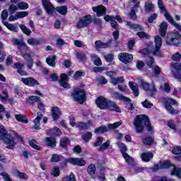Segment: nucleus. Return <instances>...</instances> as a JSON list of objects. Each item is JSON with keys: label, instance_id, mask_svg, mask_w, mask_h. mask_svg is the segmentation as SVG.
I'll list each match as a JSON object with an SVG mask.
<instances>
[{"label": "nucleus", "instance_id": "cd10ccee", "mask_svg": "<svg viewBox=\"0 0 181 181\" xmlns=\"http://www.w3.org/2000/svg\"><path fill=\"white\" fill-rule=\"evenodd\" d=\"M166 30H168V23L167 22H163L160 25V35L163 37H165L166 35Z\"/></svg>", "mask_w": 181, "mask_h": 181}, {"label": "nucleus", "instance_id": "1a4fd4ad", "mask_svg": "<svg viewBox=\"0 0 181 181\" xmlns=\"http://www.w3.org/2000/svg\"><path fill=\"white\" fill-rule=\"evenodd\" d=\"M180 42H181L180 34L175 33L171 34L170 38H169V37H168L167 40H166V45H169L170 46L174 45L175 46H177V45H180Z\"/></svg>", "mask_w": 181, "mask_h": 181}, {"label": "nucleus", "instance_id": "ddd939ff", "mask_svg": "<svg viewBox=\"0 0 181 181\" xmlns=\"http://www.w3.org/2000/svg\"><path fill=\"white\" fill-rule=\"evenodd\" d=\"M103 142H104V138L99 136L97 138L96 142L94 144V146H100V145H101L99 148V151H105V149H107L110 146L111 143L110 140H107L106 142L103 144Z\"/></svg>", "mask_w": 181, "mask_h": 181}, {"label": "nucleus", "instance_id": "423d86ee", "mask_svg": "<svg viewBox=\"0 0 181 181\" xmlns=\"http://www.w3.org/2000/svg\"><path fill=\"white\" fill-rule=\"evenodd\" d=\"M72 97L75 101H77L79 104H83L86 101V92L83 89L75 88Z\"/></svg>", "mask_w": 181, "mask_h": 181}, {"label": "nucleus", "instance_id": "4be33fe9", "mask_svg": "<svg viewBox=\"0 0 181 181\" xmlns=\"http://www.w3.org/2000/svg\"><path fill=\"white\" fill-rule=\"evenodd\" d=\"M93 12H96L97 16H103V15H105V12H107V8L104 6H98L92 8Z\"/></svg>", "mask_w": 181, "mask_h": 181}, {"label": "nucleus", "instance_id": "e433bc0d", "mask_svg": "<svg viewBox=\"0 0 181 181\" xmlns=\"http://www.w3.org/2000/svg\"><path fill=\"white\" fill-rule=\"evenodd\" d=\"M46 62L49 66H51V67H54L56 66V57L55 55H53L52 57H47L46 59Z\"/></svg>", "mask_w": 181, "mask_h": 181}, {"label": "nucleus", "instance_id": "f704fd0d", "mask_svg": "<svg viewBox=\"0 0 181 181\" xmlns=\"http://www.w3.org/2000/svg\"><path fill=\"white\" fill-rule=\"evenodd\" d=\"M48 135H56L57 136H60L62 135V131L57 127L51 129L47 132Z\"/></svg>", "mask_w": 181, "mask_h": 181}, {"label": "nucleus", "instance_id": "f257e3e1", "mask_svg": "<svg viewBox=\"0 0 181 181\" xmlns=\"http://www.w3.org/2000/svg\"><path fill=\"white\" fill-rule=\"evenodd\" d=\"M134 125L138 134H141L144 131V127H146L150 134H153V129L151 126V122L148 116L145 115H137L134 119Z\"/></svg>", "mask_w": 181, "mask_h": 181}, {"label": "nucleus", "instance_id": "c756f323", "mask_svg": "<svg viewBox=\"0 0 181 181\" xmlns=\"http://www.w3.org/2000/svg\"><path fill=\"white\" fill-rule=\"evenodd\" d=\"M90 127H93V122L90 120L88 121L87 123L79 122L77 125V127L79 128V129H88Z\"/></svg>", "mask_w": 181, "mask_h": 181}, {"label": "nucleus", "instance_id": "bf43d9fd", "mask_svg": "<svg viewBox=\"0 0 181 181\" xmlns=\"http://www.w3.org/2000/svg\"><path fill=\"white\" fill-rule=\"evenodd\" d=\"M95 165L94 164H90L88 167V173H89V175H95Z\"/></svg>", "mask_w": 181, "mask_h": 181}, {"label": "nucleus", "instance_id": "f3484780", "mask_svg": "<svg viewBox=\"0 0 181 181\" xmlns=\"http://www.w3.org/2000/svg\"><path fill=\"white\" fill-rule=\"evenodd\" d=\"M96 105L100 110H105L108 107V100L103 96H100L95 100Z\"/></svg>", "mask_w": 181, "mask_h": 181}, {"label": "nucleus", "instance_id": "a878e982", "mask_svg": "<svg viewBox=\"0 0 181 181\" xmlns=\"http://www.w3.org/2000/svg\"><path fill=\"white\" fill-rule=\"evenodd\" d=\"M129 86L131 90L133 91L134 95H135V97H138V95H139V89L138 88V85L132 81H129Z\"/></svg>", "mask_w": 181, "mask_h": 181}, {"label": "nucleus", "instance_id": "bb28decb", "mask_svg": "<svg viewBox=\"0 0 181 181\" xmlns=\"http://www.w3.org/2000/svg\"><path fill=\"white\" fill-rule=\"evenodd\" d=\"M37 117L34 120L35 129H39V127H40V121L42 120V118H43L42 112H37Z\"/></svg>", "mask_w": 181, "mask_h": 181}, {"label": "nucleus", "instance_id": "4c0bfd02", "mask_svg": "<svg viewBox=\"0 0 181 181\" xmlns=\"http://www.w3.org/2000/svg\"><path fill=\"white\" fill-rule=\"evenodd\" d=\"M15 118L19 122H23V124H28V119L25 115H15Z\"/></svg>", "mask_w": 181, "mask_h": 181}, {"label": "nucleus", "instance_id": "aec40b11", "mask_svg": "<svg viewBox=\"0 0 181 181\" xmlns=\"http://www.w3.org/2000/svg\"><path fill=\"white\" fill-rule=\"evenodd\" d=\"M13 42L14 45H16L18 46V49L20 52H23V50H28L29 49V47L26 45V43L23 42V40H19L18 39H13Z\"/></svg>", "mask_w": 181, "mask_h": 181}, {"label": "nucleus", "instance_id": "39448f33", "mask_svg": "<svg viewBox=\"0 0 181 181\" xmlns=\"http://www.w3.org/2000/svg\"><path fill=\"white\" fill-rule=\"evenodd\" d=\"M112 98H115V100H119V101H124L126 103V107L128 108L129 111H132L134 110V106L132 105V103H131V99L128 98L126 96H124L122 94L118 93V92H113L112 93Z\"/></svg>", "mask_w": 181, "mask_h": 181}, {"label": "nucleus", "instance_id": "9b49d317", "mask_svg": "<svg viewBox=\"0 0 181 181\" xmlns=\"http://www.w3.org/2000/svg\"><path fill=\"white\" fill-rule=\"evenodd\" d=\"M141 87L145 90V91H148L150 93L149 95H151V97L153 96L156 93V88L153 82H152L151 85H149L148 83L142 81Z\"/></svg>", "mask_w": 181, "mask_h": 181}, {"label": "nucleus", "instance_id": "6e6d98bb", "mask_svg": "<svg viewBox=\"0 0 181 181\" xmlns=\"http://www.w3.org/2000/svg\"><path fill=\"white\" fill-rule=\"evenodd\" d=\"M153 50V49H151V46H148V48H144L143 49H141L139 51V53H141V54H153L152 53Z\"/></svg>", "mask_w": 181, "mask_h": 181}, {"label": "nucleus", "instance_id": "a211bd4d", "mask_svg": "<svg viewBox=\"0 0 181 181\" xmlns=\"http://www.w3.org/2000/svg\"><path fill=\"white\" fill-rule=\"evenodd\" d=\"M21 81L25 86H28V87H35V86H39V82L32 77L22 78Z\"/></svg>", "mask_w": 181, "mask_h": 181}, {"label": "nucleus", "instance_id": "f8f14e48", "mask_svg": "<svg viewBox=\"0 0 181 181\" xmlns=\"http://www.w3.org/2000/svg\"><path fill=\"white\" fill-rule=\"evenodd\" d=\"M93 22V19L90 15L85 16L82 17L76 25V28L78 29H81L83 28H86L88 25H90Z\"/></svg>", "mask_w": 181, "mask_h": 181}, {"label": "nucleus", "instance_id": "09e8293b", "mask_svg": "<svg viewBox=\"0 0 181 181\" xmlns=\"http://www.w3.org/2000/svg\"><path fill=\"white\" fill-rule=\"evenodd\" d=\"M19 26L21 30L23 32V33L27 35V36L30 35V33H32V31L30 30V29L28 28L26 26H25V25H22V24H21Z\"/></svg>", "mask_w": 181, "mask_h": 181}, {"label": "nucleus", "instance_id": "69168bd1", "mask_svg": "<svg viewBox=\"0 0 181 181\" xmlns=\"http://www.w3.org/2000/svg\"><path fill=\"white\" fill-rule=\"evenodd\" d=\"M143 142L145 145H152V144H153V139L151 137H146L143 139Z\"/></svg>", "mask_w": 181, "mask_h": 181}, {"label": "nucleus", "instance_id": "ea45409f", "mask_svg": "<svg viewBox=\"0 0 181 181\" xmlns=\"http://www.w3.org/2000/svg\"><path fill=\"white\" fill-rule=\"evenodd\" d=\"M46 142L47 145L51 146V148H54V146H56V139L54 138L47 137Z\"/></svg>", "mask_w": 181, "mask_h": 181}, {"label": "nucleus", "instance_id": "774afa93", "mask_svg": "<svg viewBox=\"0 0 181 181\" xmlns=\"http://www.w3.org/2000/svg\"><path fill=\"white\" fill-rule=\"evenodd\" d=\"M180 59H181V55H180V53L179 52H176L172 56V60H173L174 62H179Z\"/></svg>", "mask_w": 181, "mask_h": 181}, {"label": "nucleus", "instance_id": "a18cd8bd", "mask_svg": "<svg viewBox=\"0 0 181 181\" xmlns=\"http://www.w3.org/2000/svg\"><path fill=\"white\" fill-rule=\"evenodd\" d=\"M92 136L93 134L88 132L82 136V139L84 141V142H88L90 139H91Z\"/></svg>", "mask_w": 181, "mask_h": 181}, {"label": "nucleus", "instance_id": "7ed1b4c3", "mask_svg": "<svg viewBox=\"0 0 181 181\" xmlns=\"http://www.w3.org/2000/svg\"><path fill=\"white\" fill-rule=\"evenodd\" d=\"M0 139H2L5 144H6L8 149H12L15 148V145H16V142L13 137L11 136L9 134H6V129H5V127L0 125Z\"/></svg>", "mask_w": 181, "mask_h": 181}, {"label": "nucleus", "instance_id": "2eb2a0df", "mask_svg": "<svg viewBox=\"0 0 181 181\" xmlns=\"http://www.w3.org/2000/svg\"><path fill=\"white\" fill-rule=\"evenodd\" d=\"M64 163H71V165H76L78 166H84V165H86L84 158H69L68 159H65Z\"/></svg>", "mask_w": 181, "mask_h": 181}, {"label": "nucleus", "instance_id": "dca6fc26", "mask_svg": "<svg viewBox=\"0 0 181 181\" xmlns=\"http://www.w3.org/2000/svg\"><path fill=\"white\" fill-rule=\"evenodd\" d=\"M173 69L172 73L175 78L177 80H181V74L179 71H181V64L180 63H174L171 64Z\"/></svg>", "mask_w": 181, "mask_h": 181}, {"label": "nucleus", "instance_id": "de8ad7c7", "mask_svg": "<svg viewBox=\"0 0 181 181\" xmlns=\"http://www.w3.org/2000/svg\"><path fill=\"white\" fill-rule=\"evenodd\" d=\"M160 88L162 91H165V93H169L170 91V86H169L168 83H164L163 85L160 86Z\"/></svg>", "mask_w": 181, "mask_h": 181}, {"label": "nucleus", "instance_id": "052dcab7", "mask_svg": "<svg viewBox=\"0 0 181 181\" xmlns=\"http://www.w3.org/2000/svg\"><path fill=\"white\" fill-rule=\"evenodd\" d=\"M27 42L28 45H31L33 46H36V45H39V43H40V42L37 39H35V38L28 39Z\"/></svg>", "mask_w": 181, "mask_h": 181}, {"label": "nucleus", "instance_id": "4d7b16f0", "mask_svg": "<svg viewBox=\"0 0 181 181\" xmlns=\"http://www.w3.org/2000/svg\"><path fill=\"white\" fill-rule=\"evenodd\" d=\"M69 144H70V140L67 137L62 138L60 141V145L62 148H66Z\"/></svg>", "mask_w": 181, "mask_h": 181}, {"label": "nucleus", "instance_id": "6e6552de", "mask_svg": "<svg viewBox=\"0 0 181 181\" xmlns=\"http://www.w3.org/2000/svg\"><path fill=\"white\" fill-rule=\"evenodd\" d=\"M155 48H153L151 53L153 56H158V57H163V54L160 52V47H162V37L159 35L155 37Z\"/></svg>", "mask_w": 181, "mask_h": 181}, {"label": "nucleus", "instance_id": "a19ab883", "mask_svg": "<svg viewBox=\"0 0 181 181\" xmlns=\"http://www.w3.org/2000/svg\"><path fill=\"white\" fill-rule=\"evenodd\" d=\"M64 159V157H63V156L54 154L51 158V162L57 163V162H60V160H63Z\"/></svg>", "mask_w": 181, "mask_h": 181}, {"label": "nucleus", "instance_id": "412c9836", "mask_svg": "<svg viewBox=\"0 0 181 181\" xmlns=\"http://www.w3.org/2000/svg\"><path fill=\"white\" fill-rule=\"evenodd\" d=\"M105 21L106 22H110V25L113 29L117 30L118 29V23L115 21V17L112 16L106 15L104 16Z\"/></svg>", "mask_w": 181, "mask_h": 181}, {"label": "nucleus", "instance_id": "f03ea898", "mask_svg": "<svg viewBox=\"0 0 181 181\" xmlns=\"http://www.w3.org/2000/svg\"><path fill=\"white\" fill-rule=\"evenodd\" d=\"M42 5L48 15H53L54 11H57L61 15H66L67 13V6H62L54 8L49 0H42Z\"/></svg>", "mask_w": 181, "mask_h": 181}, {"label": "nucleus", "instance_id": "473e14b6", "mask_svg": "<svg viewBox=\"0 0 181 181\" xmlns=\"http://www.w3.org/2000/svg\"><path fill=\"white\" fill-rule=\"evenodd\" d=\"M52 118L54 121L57 120L60 117V110H59V107H55L52 109Z\"/></svg>", "mask_w": 181, "mask_h": 181}, {"label": "nucleus", "instance_id": "6ab92c4d", "mask_svg": "<svg viewBox=\"0 0 181 181\" xmlns=\"http://www.w3.org/2000/svg\"><path fill=\"white\" fill-rule=\"evenodd\" d=\"M118 57L119 60H120V62H122V63H124L125 64H127V63H130V62H132V59H134V56L128 53H120Z\"/></svg>", "mask_w": 181, "mask_h": 181}, {"label": "nucleus", "instance_id": "7c9ffc66", "mask_svg": "<svg viewBox=\"0 0 181 181\" xmlns=\"http://www.w3.org/2000/svg\"><path fill=\"white\" fill-rule=\"evenodd\" d=\"M96 49H105L110 47V42H103L100 40L95 42Z\"/></svg>", "mask_w": 181, "mask_h": 181}, {"label": "nucleus", "instance_id": "37998d69", "mask_svg": "<svg viewBox=\"0 0 181 181\" xmlns=\"http://www.w3.org/2000/svg\"><path fill=\"white\" fill-rule=\"evenodd\" d=\"M4 25L6 26L7 28L9 29V30H12L13 32H18V28L16 26L8 23V21H3Z\"/></svg>", "mask_w": 181, "mask_h": 181}, {"label": "nucleus", "instance_id": "0eeeda50", "mask_svg": "<svg viewBox=\"0 0 181 181\" xmlns=\"http://www.w3.org/2000/svg\"><path fill=\"white\" fill-rule=\"evenodd\" d=\"M118 146L127 163H128V165H131L132 166H134V165H135V161H134V158H132V157L129 156V155H128V153H126L127 146H125V144L122 143H119Z\"/></svg>", "mask_w": 181, "mask_h": 181}, {"label": "nucleus", "instance_id": "b1692460", "mask_svg": "<svg viewBox=\"0 0 181 181\" xmlns=\"http://www.w3.org/2000/svg\"><path fill=\"white\" fill-rule=\"evenodd\" d=\"M68 80L69 78L67 77V75L65 74H62L61 80L59 81V85L61 87H64V88H69V83H67Z\"/></svg>", "mask_w": 181, "mask_h": 181}, {"label": "nucleus", "instance_id": "864d4df0", "mask_svg": "<svg viewBox=\"0 0 181 181\" xmlns=\"http://www.w3.org/2000/svg\"><path fill=\"white\" fill-rule=\"evenodd\" d=\"M23 57L26 60L27 62L32 59V57H30V54H28V49H23V52H21Z\"/></svg>", "mask_w": 181, "mask_h": 181}, {"label": "nucleus", "instance_id": "58836bf2", "mask_svg": "<svg viewBox=\"0 0 181 181\" xmlns=\"http://www.w3.org/2000/svg\"><path fill=\"white\" fill-rule=\"evenodd\" d=\"M171 176H177L179 179H181V168L173 167V170L170 173Z\"/></svg>", "mask_w": 181, "mask_h": 181}, {"label": "nucleus", "instance_id": "5701e85b", "mask_svg": "<svg viewBox=\"0 0 181 181\" xmlns=\"http://www.w3.org/2000/svg\"><path fill=\"white\" fill-rule=\"evenodd\" d=\"M107 108H108L111 111H115L116 112H121V108H119V106H118V105H117L115 102H112L111 100L108 101Z\"/></svg>", "mask_w": 181, "mask_h": 181}, {"label": "nucleus", "instance_id": "8fccbe9b", "mask_svg": "<svg viewBox=\"0 0 181 181\" xmlns=\"http://www.w3.org/2000/svg\"><path fill=\"white\" fill-rule=\"evenodd\" d=\"M108 131V127L104 126L100 127L95 129V134H104V132H107Z\"/></svg>", "mask_w": 181, "mask_h": 181}, {"label": "nucleus", "instance_id": "338daca9", "mask_svg": "<svg viewBox=\"0 0 181 181\" xmlns=\"http://www.w3.org/2000/svg\"><path fill=\"white\" fill-rule=\"evenodd\" d=\"M120 125H121V122H115L114 124H110L108 125V128L109 129H115L118 128V127H119Z\"/></svg>", "mask_w": 181, "mask_h": 181}, {"label": "nucleus", "instance_id": "9d476101", "mask_svg": "<svg viewBox=\"0 0 181 181\" xmlns=\"http://www.w3.org/2000/svg\"><path fill=\"white\" fill-rule=\"evenodd\" d=\"M173 168V170H173V168H176L175 165H172L168 160L166 161H160L158 164H156L153 167H152V170L153 172H158L159 169H168V168Z\"/></svg>", "mask_w": 181, "mask_h": 181}, {"label": "nucleus", "instance_id": "3c124183", "mask_svg": "<svg viewBox=\"0 0 181 181\" xmlns=\"http://www.w3.org/2000/svg\"><path fill=\"white\" fill-rule=\"evenodd\" d=\"M144 8L146 12L149 13L151 12V11H152V9H153V4H152L151 1H148L147 2H146Z\"/></svg>", "mask_w": 181, "mask_h": 181}, {"label": "nucleus", "instance_id": "2f4dec72", "mask_svg": "<svg viewBox=\"0 0 181 181\" xmlns=\"http://www.w3.org/2000/svg\"><path fill=\"white\" fill-rule=\"evenodd\" d=\"M110 81L113 86H117V84H122V83L125 81V79H124V77L120 76L117 78H111Z\"/></svg>", "mask_w": 181, "mask_h": 181}, {"label": "nucleus", "instance_id": "79ce46f5", "mask_svg": "<svg viewBox=\"0 0 181 181\" xmlns=\"http://www.w3.org/2000/svg\"><path fill=\"white\" fill-rule=\"evenodd\" d=\"M127 26L129 28H132V29H135L136 30H142L143 28L141 26V25L139 24H134L131 22L128 21L127 23Z\"/></svg>", "mask_w": 181, "mask_h": 181}, {"label": "nucleus", "instance_id": "13d9d810", "mask_svg": "<svg viewBox=\"0 0 181 181\" xmlns=\"http://www.w3.org/2000/svg\"><path fill=\"white\" fill-rule=\"evenodd\" d=\"M18 9H21V11H25L29 8V4H28L25 2H20L18 4Z\"/></svg>", "mask_w": 181, "mask_h": 181}, {"label": "nucleus", "instance_id": "20e7f679", "mask_svg": "<svg viewBox=\"0 0 181 181\" xmlns=\"http://www.w3.org/2000/svg\"><path fill=\"white\" fill-rule=\"evenodd\" d=\"M158 5L160 12H165L164 16L167 21H168V22H170L171 25H173L175 28H177V29H178V30L181 32V25L180 24L176 23V21L173 20L170 15H169V13H168L166 11V8H165V6H163V2L162 1V0H158Z\"/></svg>", "mask_w": 181, "mask_h": 181}, {"label": "nucleus", "instance_id": "49530a36", "mask_svg": "<svg viewBox=\"0 0 181 181\" xmlns=\"http://www.w3.org/2000/svg\"><path fill=\"white\" fill-rule=\"evenodd\" d=\"M62 181H76V175L73 173H71L69 175L64 176L62 178Z\"/></svg>", "mask_w": 181, "mask_h": 181}, {"label": "nucleus", "instance_id": "680f3d73", "mask_svg": "<svg viewBox=\"0 0 181 181\" xmlns=\"http://www.w3.org/2000/svg\"><path fill=\"white\" fill-rule=\"evenodd\" d=\"M141 105H143V107H144V108H152L153 107V104H152L148 100L141 102Z\"/></svg>", "mask_w": 181, "mask_h": 181}, {"label": "nucleus", "instance_id": "c85d7f7f", "mask_svg": "<svg viewBox=\"0 0 181 181\" xmlns=\"http://www.w3.org/2000/svg\"><path fill=\"white\" fill-rule=\"evenodd\" d=\"M141 160L144 162H149L152 158H153V154L151 152L143 153L141 156Z\"/></svg>", "mask_w": 181, "mask_h": 181}, {"label": "nucleus", "instance_id": "603ef678", "mask_svg": "<svg viewBox=\"0 0 181 181\" xmlns=\"http://www.w3.org/2000/svg\"><path fill=\"white\" fill-rule=\"evenodd\" d=\"M30 146L31 148H33V149H36L37 151H40V149H42L40 146H37V143L35 139L30 141Z\"/></svg>", "mask_w": 181, "mask_h": 181}, {"label": "nucleus", "instance_id": "72a5a7b5", "mask_svg": "<svg viewBox=\"0 0 181 181\" xmlns=\"http://www.w3.org/2000/svg\"><path fill=\"white\" fill-rule=\"evenodd\" d=\"M14 69H17L18 73H19L21 76H26V71L22 70V69H23V64L20 63H16L14 64Z\"/></svg>", "mask_w": 181, "mask_h": 181}, {"label": "nucleus", "instance_id": "4468645a", "mask_svg": "<svg viewBox=\"0 0 181 181\" xmlns=\"http://www.w3.org/2000/svg\"><path fill=\"white\" fill-rule=\"evenodd\" d=\"M172 105H177V102L172 98H167L165 108L170 114H177V110L172 107Z\"/></svg>", "mask_w": 181, "mask_h": 181}, {"label": "nucleus", "instance_id": "393cba45", "mask_svg": "<svg viewBox=\"0 0 181 181\" xmlns=\"http://www.w3.org/2000/svg\"><path fill=\"white\" fill-rule=\"evenodd\" d=\"M90 57L92 62H93L95 66H101L103 64L101 62V59L96 54H90Z\"/></svg>", "mask_w": 181, "mask_h": 181}, {"label": "nucleus", "instance_id": "e2e57ef3", "mask_svg": "<svg viewBox=\"0 0 181 181\" xmlns=\"http://www.w3.org/2000/svg\"><path fill=\"white\" fill-rule=\"evenodd\" d=\"M107 168L105 167H102L100 169V175H98V179L100 180H105V175L104 174V172H105Z\"/></svg>", "mask_w": 181, "mask_h": 181}, {"label": "nucleus", "instance_id": "0e129e2a", "mask_svg": "<svg viewBox=\"0 0 181 181\" xmlns=\"http://www.w3.org/2000/svg\"><path fill=\"white\" fill-rule=\"evenodd\" d=\"M17 18L21 19V18H25L28 16V11H21V12H17L16 13Z\"/></svg>", "mask_w": 181, "mask_h": 181}, {"label": "nucleus", "instance_id": "c9c22d12", "mask_svg": "<svg viewBox=\"0 0 181 181\" xmlns=\"http://www.w3.org/2000/svg\"><path fill=\"white\" fill-rule=\"evenodd\" d=\"M13 175H16V177H18L19 179H23L24 180H27V179H28V175H26L23 173H21L18 170H15L13 171Z\"/></svg>", "mask_w": 181, "mask_h": 181}, {"label": "nucleus", "instance_id": "c03bdc74", "mask_svg": "<svg viewBox=\"0 0 181 181\" xmlns=\"http://www.w3.org/2000/svg\"><path fill=\"white\" fill-rule=\"evenodd\" d=\"M51 175L54 176V177H57L60 175V168L57 166H54Z\"/></svg>", "mask_w": 181, "mask_h": 181}, {"label": "nucleus", "instance_id": "5fc2aeb1", "mask_svg": "<svg viewBox=\"0 0 181 181\" xmlns=\"http://www.w3.org/2000/svg\"><path fill=\"white\" fill-rule=\"evenodd\" d=\"M39 100H40V97L33 95L28 98L27 103H28V104H34V103H37Z\"/></svg>", "mask_w": 181, "mask_h": 181}]
</instances>
